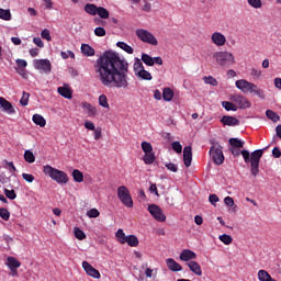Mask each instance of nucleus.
Returning <instances> with one entry per match:
<instances>
[{
    "mask_svg": "<svg viewBox=\"0 0 281 281\" xmlns=\"http://www.w3.org/2000/svg\"><path fill=\"white\" fill-rule=\"evenodd\" d=\"M33 43H34L37 47H45V44L43 43V40H41V37H34V38H33Z\"/></svg>",
    "mask_w": 281,
    "mask_h": 281,
    "instance_id": "nucleus-63",
    "label": "nucleus"
},
{
    "mask_svg": "<svg viewBox=\"0 0 281 281\" xmlns=\"http://www.w3.org/2000/svg\"><path fill=\"white\" fill-rule=\"evenodd\" d=\"M59 95H63V98H67V100H71V90H69L66 87H59L57 89Z\"/></svg>",
    "mask_w": 281,
    "mask_h": 281,
    "instance_id": "nucleus-28",
    "label": "nucleus"
},
{
    "mask_svg": "<svg viewBox=\"0 0 281 281\" xmlns=\"http://www.w3.org/2000/svg\"><path fill=\"white\" fill-rule=\"evenodd\" d=\"M142 60L143 63H145V65H147L148 67H153V65H155V59L148 55V54H142Z\"/></svg>",
    "mask_w": 281,
    "mask_h": 281,
    "instance_id": "nucleus-35",
    "label": "nucleus"
},
{
    "mask_svg": "<svg viewBox=\"0 0 281 281\" xmlns=\"http://www.w3.org/2000/svg\"><path fill=\"white\" fill-rule=\"evenodd\" d=\"M94 34L95 36H99V37L106 36V30H104V27L102 26H99L94 29Z\"/></svg>",
    "mask_w": 281,
    "mask_h": 281,
    "instance_id": "nucleus-53",
    "label": "nucleus"
},
{
    "mask_svg": "<svg viewBox=\"0 0 281 281\" xmlns=\"http://www.w3.org/2000/svg\"><path fill=\"white\" fill-rule=\"evenodd\" d=\"M29 102H30V93L23 92L20 103L22 104V106H27Z\"/></svg>",
    "mask_w": 281,
    "mask_h": 281,
    "instance_id": "nucleus-49",
    "label": "nucleus"
},
{
    "mask_svg": "<svg viewBox=\"0 0 281 281\" xmlns=\"http://www.w3.org/2000/svg\"><path fill=\"white\" fill-rule=\"evenodd\" d=\"M172 149L175 153L181 154L183 151V146H181V143L179 140H176L171 144Z\"/></svg>",
    "mask_w": 281,
    "mask_h": 281,
    "instance_id": "nucleus-47",
    "label": "nucleus"
},
{
    "mask_svg": "<svg viewBox=\"0 0 281 281\" xmlns=\"http://www.w3.org/2000/svg\"><path fill=\"white\" fill-rule=\"evenodd\" d=\"M117 196L125 207H133V196H131V191L125 186L117 188Z\"/></svg>",
    "mask_w": 281,
    "mask_h": 281,
    "instance_id": "nucleus-6",
    "label": "nucleus"
},
{
    "mask_svg": "<svg viewBox=\"0 0 281 281\" xmlns=\"http://www.w3.org/2000/svg\"><path fill=\"white\" fill-rule=\"evenodd\" d=\"M180 260H182V262H192L196 260V254L190 249H184L180 254Z\"/></svg>",
    "mask_w": 281,
    "mask_h": 281,
    "instance_id": "nucleus-14",
    "label": "nucleus"
},
{
    "mask_svg": "<svg viewBox=\"0 0 281 281\" xmlns=\"http://www.w3.org/2000/svg\"><path fill=\"white\" fill-rule=\"evenodd\" d=\"M235 85L239 91H243V93H255V95H258V98H261V100H265L266 98L262 89L245 79L237 80Z\"/></svg>",
    "mask_w": 281,
    "mask_h": 281,
    "instance_id": "nucleus-4",
    "label": "nucleus"
},
{
    "mask_svg": "<svg viewBox=\"0 0 281 281\" xmlns=\"http://www.w3.org/2000/svg\"><path fill=\"white\" fill-rule=\"evenodd\" d=\"M72 178L77 183H82V181H85V175H82V172L78 169L72 171Z\"/></svg>",
    "mask_w": 281,
    "mask_h": 281,
    "instance_id": "nucleus-30",
    "label": "nucleus"
},
{
    "mask_svg": "<svg viewBox=\"0 0 281 281\" xmlns=\"http://www.w3.org/2000/svg\"><path fill=\"white\" fill-rule=\"evenodd\" d=\"M272 156L276 158V159H280L281 157V150L278 148V147H274L272 149Z\"/></svg>",
    "mask_w": 281,
    "mask_h": 281,
    "instance_id": "nucleus-64",
    "label": "nucleus"
},
{
    "mask_svg": "<svg viewBox=\"0 0 281 281\" xmlns=\"http://www.w3.org/2000/svg\"><path fill=\"white\" fill-rule=\"evenodd\" d=\"M34 67L44 74H50L52 61H49V59H35Z\"/></svg>",
    "mask_w": 281,
    "mask_h": 281,
    "instance_id": "nucleus-11",
    "label": "nucleus"
},
{
    "mask_svg": "<svg viewBox=\"0 0 281 281\" xmlns=\"http://www.w3.org/2000/svg\"><path fill=\"white\" fill-rule=\"evenodd\" d=\"M224 203L225 205H227L228 207H234V199L232 196H226L224 199Z\"/></svg>",
    "mask_w": 281,
    "mask_h": 281,
    "instance_id": "nucleus-61",
    "label": "nucleus"
},
{
    "mask_svg": "<svg viewBox=\"0 0 281 281\" xmlns=\"http://www.w3.org/2000/svg\"><path fill=\"white\" fill-rule=\"evenodd\" d=\"M99 104L100 106H103V109H109V99L105 94H101L99 97Z\"/></svg>",
    "mask_w": 281,
    "mask_h": 281,
    "instance_id": "nucleus-43",
    "label": "nucleus"
},
{
    "mask_svg": "<svg viewBox=\"0 0 281 281\" xmlns=\"http://www.w3.org/2000/svg\"><path fill=\"white\" fill-rule=\"evenodd\" d=\"M266 115L268 120H271L272 122H280V115L278 113L273 112V110H267Z\"/></svg>",
    "mask_w": 281,
    "mask_h": 281,
    "instance_id": "nucleus-36",
    "label": "nucleus"
},
{
    "mask_svg": "<svg viewBox=\"0 0 281 281\" xmlns=\"http://www.w3.org/2000/svg\"><path fill=\"white\" fill-rule=\"evenodd\" d=\"M60 56H61V58H64V60H67V58H69V57L70 58H76V55L71 50L61 52Z\"/></svg>",
    "mask_w": 281,
    "mask_h": 281,
    "instance_id": "nucleus-55",
    "label": "nucleus"
},
{
    "mask_svg": "<svg viewBox=\"0 0 281 281\" xmlns=\"http://www.w3.org/2000/svg\"><path fill=\"white\" fill-rule=\"evenodd\" d=\"M221 122L224 126H240V121L234 116L224 115Z\"/></svg>",
    "mask_w": 281,
    "mask_h": 281,
    "instance_id": "nucleus-18",
    "label": "nucleus"
},
{
    "mask_svg": "<svg viewBox=\"0 0 281 281\" xmlns=\"http://www.w3.org/2000/svg\"><path fill=\"white\" fill-rule=\"evenodd\" d=\"M183 162L186 168H190L192 166V147L186 146L183 148Z\"/></svg>",
    "mask_w": 281,
    "mask_h": 281,
    "instance_id": "nucleus-16",
    "label": "nucleus"
},
{
    "mask_svg": "<svg viewBox=\"0 0 281 281\" xmlns=\"http://www.w3.org/2000/svg\"><path fill=\"white\" fill-rule=\"evenodd\" d=\"M136 36L139 38V41H142L143 43H147L148 45H159V42L157 41L155 35L144 29L136 30Z\"/></svg>",
    "mask_w": 281,
    "mask_h": 281,
    "instance_id": "nucleus-7",
    "label": "nucleus"
},
{
    "mask_svg": "<svg viewBox=\"0 0 281 281\" xmlns=\"http://www.w3.org/2000/svg\"><path fill=\"white\" fill-rule=\"evenodd\" d=\"M148 212L151 214V216H154L156 221H159V223L166 222V215L164 214V211L156 204H150L148 206Z\"/></svg>",
    "mask_w": 281,
    "mask_h": 281,
    "instance_id": "nucleus-9",
    "label": "nucleus"
},
{
    "mask_svg": "<svg viewBox=\"0 0 281 281\" xmlns=\"http://www.w3.org/2000/svg\"><path fill=\"white\" fill-rule=\"evenodd\" d=\"M115 236H116L119 243H121V245L126 244L127 236H126V234H124V229L119 228Z\"/></svg>",
    "mask_w": 281,
    "mask_h": 281,
    "instance_id": "nucleus-32",
    "label": "nucleus"
},
{
    "mask_svg": "<svg viewBox=\"0 0 281 281\" xmlns=\"http://www.w3.org/2000/svg\"><path fill=\"white\" fill-rule=\"evenodd\" d=\"M166 262H167V267H168V269H170V271H182V269H183L181 267V265H179L172 258L167 259Z\"/></svg>",
    "mask_w": 281,
    "mask_h": 281,
    "instance_id": "nucleus-20",
    "label": "nucleus"
},
{
    "mask_svg": "<svg viewBox=\"0 0 281 281\" xmlns=\"http://www.w3.org/2000/svg\"><path fill=\"white\" fill-rule=\"evenodd\" d=\"M7 266L9 269H19V267H21V261L14 257H8Z\"/></svg>",
    "mask_w": 281,
    "mask_h": 281,
    "instance_id": "nucleus-23",
    "label": "nucleus"
},
{
    "mask_svg": "<svg viewBox=\"0 0 281 281\" xmlns=\"http://www.w3.org/2000/svg\"><path fill=\"white\" fill-rule=\"evenodd\" d=\"M133 69H134L135 76H137L139 71L144 70V64L142 63V59H135Z\"/></svg>",
    "mask_w": 281,
    "mask_h": 281,
    "instance_id": "nucleus-37",
    "label": "nucleus"
},
{
    "mask_svg": "<svg viewBox=\"0 0 281 281\" xmlns=\"http://www.w3.org/2000/svg\"><path fill=\"white\" fill-rule=\"evenodd\" d=\"M210 155L216 166H221L223 161H225V156L223 155V147L218 144H215L211 147Z\"/></svg>",
    "mask_w": 281,
    "mask_h": 281,
    "instance_id": "nucleus-8",
    "label": "nucleus"
},
{
    "mask_svg": "<svg viewBox=\"0 0 281 281\" xmlns=\"http://www.w3.org/2000/svg\"><path fill=\"white\" fill-rule=\"evenodd\" d=\"M97 14L100 16V19H109V10L103 7H99Z\"/></svg>",
    "mask_w": 281,
    "mask_h": 281,
    "instance_id": "nucleus-42",
    "label": "nucleus"
},
{
    "mask_svg": "<svg viewBox=\"0 0 281 281\" xmlns=\"http://www.w3.org/2000/svg\"><path fill=\"white\" fill-rule=\"evenodd\" d=\"M94 71L98 80L103 87H115L116 89H126L128 81V61L120 57L117 53L105 52L97 59Z\"/></svg>",
    "mask_w": 281,
    "mask_h": 281,
    "instance_id": "nucleus-1",
    "label": "nucleus"
},
{
    "mask_svg": "<svg viewBox=\"0 0 281 281\" xmlns=\"http://www.w3.org/2000/svg\"><path fill=\"white\" fill-rule=\"evenodd\" d=\"M211 42L213 43V45H215L216 47H223L225 45V43H227V37H225L223 35V33L221 32H214L211 35Z\"/></svg>",
    "mask_w": 281,
    "mask_h": 281,
    "instance_id": "nucleus-12",
    "label": "nucleus"
},
{
    "mask_svg": "<svg viewBox=\"0 0 281 281\" xmlns=\"http://www.w3.org/2000/svg\"><path fill=\"white\" fill-rule=\"evenodd\" d=\"M33 122L36 124V126H41V128H45L47 124V121H45V117H43L41 114H34Z\"/></svg>",
    "mask_w": 281,
    "mask_h": 281,
    "instance_id": "nucleus-22",
    "label": "nucleus"
},
{
    "mask_svg": "<svg viewBox=\"0 0 281 281\" xmlns=\"http://www.w3.org/2000/svg\"><path fill=\"white\" fill-rule=\"evenodd\" d=\"M265 150H267V147L257 149L251 154H249V150L247 149L241 150L245 164H249L250 161V172L252 177H258V172H260V159L262 158V155H265Z\"/></svg>",
    "mask_w": 281,
    "mask_h": 281,
    "instance_id": "nucleus-2",
    "label": "nucleus"
},
{
    "mask_svg": "<svg viewBox=\"0 0 281 281\" xmlns=\"http://www.w3.org/2000/svg\"><path fill=\"white\" fill-rule=\"evenodd\" d=\"M165 167L167 170H170V172H177L179 170V167L172 162H166Z\"/></svg>",
    "mask_w": 281,
    "mask_h": 281,
    "instance_id": "nucleus-54",
    "label": "nucleus"
},
{
    "mask_svg": "<svg viewBox=\"0 0 281 281\" xmlns=\"http://www.w3.org/2000/svg\"><path fill=\"white\" fill-rule=\"evenodd\" d=\"M162 98L166 102H170L175 98V92L170 88H165L162 91Z\"/></svg>",
    "mask_w": 281,
    "mask_h": 281,
    "instance_id": "nucleus-27",
    "label": "nucleus"
},
{
    "mask_svg": "<svg viewBox=\"0 0 281 281\" xmlns=\"http://www.w3.org/2000/svg\"><path fill=\"white\" fill-rule=\"evenodd\" d=\"M125 243H127L130 247H137V245H139V239H137V236L135 235H130L126 237Z\"/></svg>",
    "mask_w": 281,
    "mask_h": 281,
    "instance_id": "nucleus-26",
    "label": "nucleus"
},
{
    "mask_svg": "<svg viewBox=\"0 0 281 281\" xmlns=\"http://www.w3.org/2000/svg\"><path fill=\"white\" fill-rule=\"evenodd\" d=\"M155 154L153 153H148V154H145L144 158H143V161L144 164H146L147 166H150V164H154L155 162Z\"/></svg>",
    "mask_w": 281,
    "mask_h": 281,
    "instance_id": "nucleus-39",
    "label": "nucleus"
},
{
    "mask_svg": "<svg viewBox=\"0 0 281 281\" xmlns=\"http://www.w3.org/2000/svg\"><path fill=\"white\" fill-rule=\"evenodd\" d=\"M85 128H87L88 131H95V124H93V122L91 121H86Z\"/></svg>",
    "mask_w": 281,
    "mask_h": 281,
    "instance_id": "nucleus-59",
    "label": "nucleus"
},
{
    "mask_svg": "<svg viewBox=\"0 0 281 281\" xmlns=\"http://www.w3.org/2000/svg\"><path fill=\"white\" fill-rule=\"evenodd\" d=\"M81 106L88 117H95V115H98V109H95V106H93L91 103L82 102Z\"/></svg>",
    "mask_w": 281,
    "mask_h": 281,
    "instance_id": "nucleus-15",
    "label": "nucleus"
},
{
    "mask_svg": "<svg viewBox=\"0 0 281 281\" xmlns=\"http://www.w3.org/2000/svg\"><path fill=\"white\" fill-rule=\"evenodd\" d=\"M15 63L18 67H21L22 69H25V67H27V61L24 59H16Z\"/></svg>",
    "mask_w": 281,
    "mask_h": 281,
    "instance_id": "nucleus-62",
    "label": "nucleus"
},
{
    "mask_svg": "<svg viewBox=\"0 0 281 281\" xmlns=\"http://www.w3.org/2000/svg\"><path fill=\"white\" fill-rule=\"evenodd\" d=\"M22 179H24V181H26L27 183L34 182V176L31 173H22Z\"/></svg>",
    "mask_w": 281,
    "mask_h": 281,
    "instance_id": "nucleus-56",
    "label": "nucleus"
},
{
    "mask_svg": "<svg viewBox=\"0 0 281 281\" xmlns=\"http://www.w3.org/2000/svg\"><path fill=\"white\" fill-rule=\"evenodd\" d=\"M213 58L221 67H229L236 63V57H234V54L227 50H220L214 53Z\"/></svg>",
    "mask_w": 281,
    "mask_h": 281,
    "instance_id": "nucleus-5",
    "label": "nucleus"
},
{
    "mask_svg": "<svg viewBox=\"0 0 281 281\" xmlns=\"http://www.w3.org/2000/svg\"><path fill=\"white\" fill-rule=\"evenodd\" d=\"M222 106L226 110V111H238V105L229 102V101H224L222 102Z\"/></svg>",
    "mask_w": 281,
    "mask_h": 281,
    "instance_id": "nucleus-38",
    "label": "nucleus"
},
{
    "mask_svg": "<svg viewBox=\"0 0 281 281\" xmlns=\"http://www.w3.org/2000/svg\"><path fill=\"white\" fill-rule=\"evenodd\" d=\"M232 102L237 104L238 109H249L251 106V102L249 100L240 94H233L231 97Z\"/></svg>",
    "mask_w": 281,
    "mask_h": 281,
    "instance_id": "nucleus-10",
    "label": "nucleus"
},
{
    "mask_svg": "<svg viewBox=\"0 0 281 281\" xmlns=\"http://www.w3.org/2000/svg\"><path fill=\"white\" fill-rule=\"evenodd\" d=\"M75 236L78 238V240H85V238H87L85 232L78 227L75 228Z\"/></svg>",
    "mask_w": 281,
    "mask_h": 281,
    "instance_id": "nucleus-46",
    "label": "nucleus"
},
{
    "mask_svg": "<svg viewBox=\"0 0 281 281\" xmlns=\"http://www.w3.org/2000/svg\"><path fill=\"white\" fill-rule=\"evenodd\" d=\"M81 54H83V56H95V49L89 44H81Z\"/></svg>",
    "mask_w": 281,
    "mask_h": 281,
    "instance_id": "nucleus-21",
    "label": "nucleus"
},
{
    "mask_svg": "<svg viewBox=\"0 0 281 281\" xmlns=\"http://www.w3.org/2000/svg\"><path fill=\"white\" fill-rule=\"evenodd\" d=\"M209 201H210V203H211V205H216V203H218V195H216V194H211L210 196H209Z\"/></svg>",
    "mask_w": 281,
    "mask_h": 281,
    "instance_id": "nucleus-60",
    "label": "nucleus"
},
{
    "mask_svg": "<svg viewBox=\"0 0 281 281\" xmlns=\"http://www.w3.org/2000/svg\"><path fill=\"white\" fill-rule=\"evenodd\" d=\"M247 3L250 8H255V10H260V8H262V0H247Z\"/></svg>",
    "mask_w": 281,
    "mask_h": 281,
    "instance_id": "nucleus-41",
    "label": "nucleus"
},
{
    "mask_svg": "<svg viewBox=\"0 0 281 281\" xmlns=\"http://www.w3.org/2000/svg\"><path fill=\"white\" fill-rule=\"evenodd\" d=\"M187 267H189L190 271L194 273L195 276H203V271L201 270V266L196 261H189L187 263Z\"/></svg>",
    "mask_w": 281,
    "mask_h": 281,
    "instance_id": "nucleus-19",
    "label": "nucleus"
},
{
    "mask_svg": "<svg viewBox=\"0 0 281 281\" xmlns=\"http://www.w3.org/2000/svg\"><path fill=\"white\" fill-rule=\"evenodd\" d=\"M24 160L27 164H34L36 161V157L34 156V153H32V150L27 149L24 151Z\"/></svg>",
    "mask_w": 281,
    "mask_h": 281,
    "instance_id": "nucleus-31",
    "label": "nucleus"
},
{
    "mask_svg": "<svg viewBox=\"0 0 281 281\" xmlns=\"http://www.w3.org/2000/svg\"><path fill=\"white\" fill-rule=\"evenodd\" d=\"M82 268L88 276H90L91 278H95L97 280H100V271H98V269L93 268V266H91V263H89L88 261H83Z\"/></svg>",
    "mask_w": 281,
    "mask_h": 281,
    "instance_id": "nucleus-13",
    "label": "nucleus"
},
{
    "mask_svg": "<svg viewBox=\"0 0 281 281\" xmlns=\"http://www.w3.org/2000/svg\"><path fill=\"white\" fill-rule=\"evenodd\" d=\"M142 150L145 153V154H148V153H153V145L148 142H143L142 143Z\"/></svg>",
    "mask_w": 281,
    "mask_h": 281,
    "instance_id": "nucleus-45",
    "label": "nucleus"
},
{
    "mask_svg": "<svg viewBox=\"0 0 281 281\" xmlns=\"http://www.w3.org/2000/svg\"><path fill=\"white\" fill-rule=\"evenodd\" d=\"M0 106L3 109L4 113H9V115L16 113L14 106H12V103H10V101L5 100L3 97H0Z\"/></svg>",
    "mask_w": 281,
    "mask_h": 281,
    "instance_id": "nucleus-17",
    "label": "nucleus"
},
{
    "mask_svg": "<svg viewBox=\"0 0 281 281\" xmlns=\"http://www.w3.org/2000/svg\"><path fill=\"white\" fill-rule=\"evenodd\" d=\"M220 240L224 243V245H232V241L234 240L229 235L223 234L220 236Z\"/></svg>",
    "mask_w": 281,
    "mask_h": 281,
    "instance_id": "nucleus-48",
    "label": "nucleus"
},
{
    "mask_svg": "<svg viewBox=\"0 0 281 281\" xmlns=\"http://www.w3.org/2000/svg\"><path fill=\"white\" fill-rule=\"evenodd\" d=\"M42 38H45V41H52V35L49 34V30L45 29L41 33Z\"/></svg>",
    "mask_w": 281,
    "mask_h": 281,
    "instance_id": "nucleus-58",
    "label": "nucleus"
},
{
    "mask_svg": "<svg viewBox=\"0 0 281 281\" xmlns=\"http://www.w3.org/2000/svg\"><path fill=\"white\" fill-rule=\"evenodd\" d=\"M43 172L46 177H50L53 181L59 183V186H65L66 183H69V177H67V173H65V171L58 170L49 165L43 167Z\"/></svg>",
    "mask_w": 281,
    "mask_h": 281,
    "instance_id": "nucleus-3",
    "label": "nucleus"
},
{
    "mask_svg": "<svg viewBox=\"0 0 281 281\" xmlns=\"http://www.w3.org/2000/svg\"><path fill=\"white\" fill-rule=\"evenodd\" d=\"M0 217H2L3 221H10V211L7 209H0Z\"/></svg>",
    "mask_w": 281,
    "mask_h": 281,
    "instance_id": "nucleus-52",
    "label": "nucleus"
},
{
    "mask_svg": "<svg viewBox=\"0 0 281 281\" xmlns=\"http://www.w3.org/2000/svg\"><path fill=\"white\" fill-rule=\"evenodd\" d=\"M258 279L259 281H276V279L271 278V274H269V272L266 270L258 271Z\"/></svg>",
    "mask_w": 281,
    "mask_h": 281,
    "instance_id": "nucleus-25",
    "label": "nucleus"
},
{
    "mask_svg": "<svg viewBox=\"0 0 281 281\" xmlns=\"http://www.w3.org/2000/svg\"><path fill=\"white\" fill-rule=\"evenodd\" d=\"M229 144L231 146H234V148H243V146H245V142L238 138H231Z\"/></svg>",
    "mask_w": 281,
    "mask_h": 281,
    "instance_id": "nucleus-40",
    "label": "nucleus"
},
{
    "mask_svg": "<svg viewBox=\"0 0 281 281\" xmlns=\"http://www.w3.org/2000/svg\"><path fill=\"white\" fill-rule=\"evenodd\" d=\"M140 80H153V75H150L146 69H143L136 74Z\"/></svg>",
    "mask_w": 281,
    "mask_h": 281,
    "instance_id": "nucleus-33",
    "label": "nucleus"
},
{
    "mask_svg": "<svg viewBox=\"0 0 281 281\" xmlns=\"http://www.w3.org/2000/svg\"><path fill=\"white\" fill-rule=\"evenodd\" d=\"M100 7L95 5V4H86L85 5V12H87V14H90L91 16H95V14H98V10Z\"/></svg>",
    "mask_w": 281,
    "mask_h": 281,
    "instance_id": "nucleus-24",
    "label": "nucleus"
},
{
    "mask_svg": "<svg viewBox=\"0 0 281 281\" xmlns=\"http://www.w3.org/2000/svg\"><path fill=\"white\" fill-rule=\"evenodd\" d=\"M87 216H89V218H98L100 211H98V209H91L87 212Z\"/></svg>",
    "mask_w": 281,
    "mask_h": 281,
    "instance_id": "nucleus-51",
    "label": "nucleus"
},
{
    "mask_svg": "<svg viewBox=\"0 0 281 281\" xmlns=\"http://www.w3.org/2000/svg\"><path fill=\"white\" fill-rule=\"evenodd\" d=\"M4 194L7 199H10L11 201H14V199H16V192L14 190L4 189Z\"/></svg>",
    "mask_w": 281,
    "mask_h": 281,
    "instance_id": "nucleus-50",
    "label": "nucleus"
},
{
    "mask_svg": "<svg viewBox=\"0 0 281 281\" xmlns=\"http://www.w3.org/2000/svg\"><path fill=\"white\" fill-rule=\"evenodd\" d=\"M250 76H252V78H260L262 76V70H258L256 68H252L250 70Z\"/></svg>",
    "mask_w": 281,
    "mask_h": 281,
    "instance_id": "nucleus-57",
    "label": "nucleus"
},
{
    "mask_svg": "<svg viewBox=\"0 0 281 281\" xmlns=\"http://www.w3.org/2000/svg\"><path fill=\"white\" fill-rule=\"evenodd\" d=\"M0 19H2V21H12L10 9L4 10L0 8Z\"/></svg>",
    "mask_w": 281,
    "mask_h": 281,
    "instance_id": "nucleus-29",
    "label": "nucleus"
},
{
    "mask_svg": "<svg viewBox=\"0 0 281 281\" xmlns=\"http://www.w3.org/2000/svg\"><path fill=\"white\" fill-rule=\"evenodd\" d=\"M203 80L205 85H211L212 87H216L218 85V81L212 76L204 77Z\"/></svg>",
    "mask_w": 281,
    "mask_h": 281,
    "instance_id": "nucleus-44",
    "label": "nucleus"
},
{
    "mask_svg": "<svg viewBox=\"0 0 281 281\" xmlns=\"http://www.w3.org/2000/svg\"><path fill=\"white\" fill-rule=\"evenodd\" d=\"M116 47H120V49H123V52H126V54H133V47H131L128 44L124 42H117Z\"/></svg>",
    "mask_w": 281,
    "mask_h": 281,
    "instance_id": "nucleus-34",
    "label": "nucleus"
}]
</instances>
